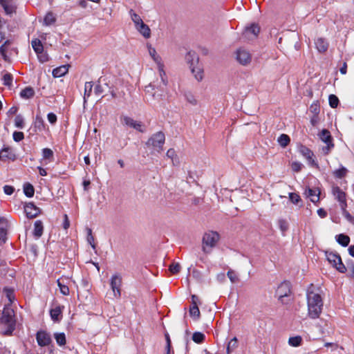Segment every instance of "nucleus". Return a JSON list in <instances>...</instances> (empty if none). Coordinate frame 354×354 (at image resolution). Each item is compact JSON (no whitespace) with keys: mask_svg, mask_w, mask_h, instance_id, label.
Listing matches in <instances>:
<instances>
[{"mask_svg":"<svg viewBox=\"0 0 354 354\" xmlns=\"http://www.w3.org/2000/svg\"><path fill=\"white\" fill-rule=\"evenodd\" d=\"M16 319L14 310L10 305L4 307L0 313V333L10 335L15 328Z\"/></svg>","mask_w":354,"mask_h":354,"instance_id":"nucleus-1","label":"nucleus"},{"mask_svg":"<svg viewBox=\"0 0 354 354\" xmlns=\"http://www.w3.org/2000/svg\"><path fill=\"white\" fill-rule=\"evenodd\" d=\"M323 300L321 295L314 291L307 292L308 315L311 319L319 317L323 308Z\"/></svg>","mask_w":354,"mask_h":354,"instance_id":"nucleus-2","label":"nucleus"},{"mask_svg":"<svg viewBox=\"0 0 354 354\" xmlns=\"http://www.w3.org/2000/svg\"><path fill=\"white\" fill-rule=\"evenodd\" d=\"M158 76L160 80L157 79L156 81H153L147 87H146V88L148 89L151 88L154 91L153 93V97L158 100H162L165 99L167 93L168 80L166 73H165L162 76ZM147 91H149V90H147Z\"/></svg>","mask_w":354,"mask_h":354,"instance_id":"nucleus-3","label":"nucleus"},{"mask_svg":"<svg viewBox=\"0 0 354 354\" xmlns=\"http://www.w3.org/2000/svg\"><path fill=\"white\" fill-rule=\"evenodd\" d=\"M220 239L218 232L209 230L204 233L202 238V250L205 254H210Z\"/></svg>","mask_w":354,"mask_h":354,"instance_id":"nucleus-4","label":"nucleus"},{"mask_svg":"<svg viewBox=\"0 0 354 354\" xmlns=\"http://www.w3.org/2000/svg\"><path fill=\"white\" fill-rule=\"evenodd\" d=\"M165 141V134L162 131H158L149 138L146 145L148 147H151L157 152L160 153L162 151Z\"/></svg>","mask_w":354,"mask_h":354,"instance_id":"nucleus-5","label":"nucleus"},{"mask_svg":"<svg viewBox=\"0 0 354 354\" xmlns=\"http://www.w3.org/2000/svg\"><path fill=\"white\" fill-rule=\"evenodd\" d=\"M319 139L326 145L322 149V153L327 155L333 149L334 144L330 131L327 129H322L318 134Z\"/></svg>","mask_w":354,"mask_h":354,"instance_id":"nucleus-6","label":"nucleus"},{"mask_svg":"<svg viewBox=\"0 0 354 354\" xmlns=\"http://www.w3.org/2000/svg\"><path fill=\"white\" fill-rule=\"evenodd\" d=\"M110 286L113 291V297L119 299L121 296L122 276L120 274H114L110 279Z\"/></svg>","mask_w":354,"mask_h":354,"instance_id":"nucleus-7","label":"nucleus"},{"mask_svg":"<svg viewBox=\"0 0 354 354\" xmlns=\"http://www.w3.org/2000/svg\"><path fill=\"white\" fill-rule=\"evenodd\" d=\"M326 258L328 262L339 272L344 273L346 271V268L338 254L333 252L326 253Z\"/></svg>","mask_w":354,"mask_h":354,"instance_id":"nucleus-8","label":"nucleus"},{"mask_svg":"<svg viewBox=\"0 0 354 354\" xmlns=\"http://www.w3.org/2000/svg\"><path fill=\"white\" fill-rule=\"evenodd\" d=\"M236 59L240 64L247 66L251 62L252 55L246 49L240 48L236 51Z\"/></svg>","mask_w":354,"mask_h":354,"instance_id":"nucleus-9","label":"nucleus"},{"mask_svg":"<svg viewBox=\"0 0 354 354\" xmlns=\"http://www.w3.org/2000/svg\"><path fill=\"white\" fill-rule=\"evenodd\" d=\"M291 292L290 285L288 282L284 281L281 283L276 290V295L279 299L283 302V299L288 297Z\"/></svg>","mask_w":354,"mask_h":354,"instance_id":"nucleus-10","label":"nucleus"},{"mask_svg":"<svg viewBox=\"0 0 354 354\" xmlns=\"http://www.w3.org/2000/svg\"><path fill=\"white\" fill-rule=\"evenodd\" d=\"M36 339L38 345L41 347L48 346L51 342L50 335L44 330H39L37 333Z\"/></svg>","mask_w":354,"mask_h":354,"instance_id":"nucleus-11","label":"nucleus"},{"mask_svg":"<svg viewBox=\"0 0 354 354\" xmlns=\"http://www.w3.org/2000/svg\"><path fill=\"white\" fill-rule=\"evenodd\" d=\"M121 121L122 124L131 128H133L140 132H143L142 124L141 122L136 121L131 118L127 116L123 117Z\"/></svg>","mask_w":354,"mask_h":354,"instance_id":"nucleus-12","label":"nucleus"},{"mask_svg":"<svg viewBox=\"0 0 354 354\" xmlns=\"http://www.w3.org/2000/svg\"><path fill=\"white\" fill-rule=\"evenodd\" d=\"M24 212L28 218H35L39 214V209L32 203H28L24 206Z\"/></svg>","mask_w":354,"mask_h":354,"instance_id":"nucleus-13","label":"nucleus"},{"mask_svg":"<svg viewBox=\"0 0 354 354\" xmlns=\"http://www.w3.org/2000/svg\"><path fill=\"white\" fill-rule=\"evenodd\" d=\"M259 30V26L253 24L250 26L245 28L243 35L248 39H253L258 35Z\"/></svg>","mask_w":354,"mask_h":354,"instance_id":"nucleus-14","label":"nucleus"},{"mask_svg":"<svg viewBox=\"0 0 354 354\" xmlns=\"http://www.w3.org/2000/svg\"><path fill=\"white\" fill-rule=\"evenodd\" d=\"M299 153L308 160V163L311 165H316V163L313 159V153L306 147L300 145L299 147Z\"/></svg>","mask_w":354,"mask_h":354,"instance_id":"nucleus-15","label":"nucleus"},{"mask_svg":"<svg viewBox=\"0 0 354 354\" xmlns=\"http://www.w3.org/2000/svg\"><path fill=\"white\" fill-rule=\"evenodd\" d=\"M333 193L334 196L338 201L340 203V206L342 207H346V194L342 191L338 187H333Z\"/></svg>","mask_w":354,"mask_h":354,"instance_id":"nucleus-16","label":"nucleus"},{"mask_svg":"<svg viewBox=\"0 0 354 354\" xmlns=\"http://www.w3.org/2000/svg\"><path fill=\"white\" fill-rule=\"evenodd\" d=\"M135 28L144 38L149 39L151 37V29L144 22Z\"/></svg>","mask_w":354,"mask_h":354,"instance_id":"nucleus-17","label":"nucleus"},{"mask_svg":"<svg viewBox=\"0 0 354 354\" xmlns=\"http://www.w3.org/2000/svg\"><path fill=\"white\" fill-rule=\"evenodd\" d=\"M0 4L3 8L6 14H12L15 10L13 0H0Z\"/></svg>","mask_w":354,"mask_h":354,"instance_id":"nucleus-18","label":"nucleus"},{"mask_svg":"<svg viewBox=\"0 0 354 354\" xmlns=\"http://www.w3.org/2000/svg\"><path fill=\"white\" fill-rule=\"evenodd\" d=\"M315 45L316 48L319 53H324L328 48V44L326 39L319 37L315 41Z\"/></svg>","mask_w":354,"mask_h":354,"instance_id":"nucleus-19","label":"nucleus"},{"mask_svg":"<svg viewBox=\"0 0 354 354\" xmlns=\"http://www.w3.org/2000/svg\"><path fill=\"white\" fill-rule=\"evenodd\" d=\"M43 158L41 160V163L46 165L48 162L52 161L53 157V152L50 149L45 148L42 150Z\"/></svg>","mask_w":354,"mask_h":354,"instance_id":"nucleus-20","label":"nucleus"},{"mask_svg":"<svg viewBox=\"0 0 354 354\" xmlns=\"http://www.w3.org/2000/svg\"><path fill=\"white\" fill-rule=\"evenodd\" d=\"M69 65L60 66L53 71V75L55 77H61L65 75L68 71Z\"/></svg>","mask_w":354,"mask_h":354,"instance_id":"nucleus-21","label":"nucleus"},{"mask_svg":"<svg viewBox=\"0 0 354 354\" xmlns=\"http://www.w3.org/2000/svg\"><path fill=\"white\" fill-rule=\"evenodd\" d=\"M152 59L156 64L158 75H164V73H165V64L163 63L162 57L158 55Z\"/></svg>","mask_w":354,"mask_h":354,"instance_id":"nucleus-22","label":"nucleus"},{"mask_svg":"<svg viewBox=\"0 0 354 354\" xmlns=\"http://www.w3.org/2000/svg\"><path fill=\"white\" fill-rule=\"evenodd\" d=\"M306 194L313 203L319 201L320 192L318 189H308Z\"/></svg>","mask_w":354,"mask_h":354,"instance_id":"nucleus-23","label":"nucleus"},{"mask_svg":"<svg viewBox=\"0 0 354 354\" xmlns=\"http://www.w3.org/2000/svg\"><path fill=\"white\" fill-rule=\"evenodd\" d=\"M190 68H191V71H192V73L194 74L195 78L198 81H201L203 77V69L199 66H194L193 64H191Z\"/></svg>","mask_w":354,"mask_h":354,"instance_id":"nucleus-24","label":"nucleus"},{"mask_svg":"<svg viewBox=\"0 0 354 354\" xmlns=\"http://www.w3.org/2000/svg\"><path fill=\"white\" fill-rule=\"evenodd\" d=\"M35 95V91L32 88L28 86L23 89L20 93V96L24 99L32 98Z\"/></svg>","mask_w":354,"mask_h":354,"instance_id":"nucleus-25","label":"nucleus"},{"mask_svg":"<svg viewBox=\"0 0 354 354\" xmlns=\"http://www.w3.org/2000/svg\"><path fill=\"white\" fill-rule=\"evenodd\" d=\"M55 21H56V17H55V15L53 12H49L44 17L43 24L44 26H48L53 24Z\"/></svg>","mask_w":354,"mask_h":354,"instance_id":"nucleus-26","label":"nucleus"},{"mask_svg":"<svg viewBox=\"0 0 354 354\" xmlns=\"http://www.w3.org/2000/svg\"><path fill=\"white\" fill-rule=\"evenodd\" d=\"M335 238L338 243L344 247H346L349 244L350 238L347 235L340 234L339 235H337Z\"/></svg>","mask_w":354,"mask_h":354,"instance_id":"nucleus-27","label":"nucleus"},{"mask_svg":"<svg viewBox=\"0 0 354 354\" xmlns=\"http://www.w3.org/2000/svg\"><path fill=\"white\" fill-rule=\"evenodd\" d=\"M32 47L37 55L42 54L44 48L39 39H35L32 41Z\"/></svg>","mask_w":354,"mask_h":354,"instance_id":"nucleus-28","label":"nucleus"},{"mask_svg":"<svg viewBox=\"0 0 354 354\" xmlns=\"http://www.w3.org/2000/svg\"><path fill=\"white\" fill-rule=\"evenodd\" d=\"M238 347V340L236 337L232 338L227 344L226 352L227 354H230Z\"/></svg>","mask_w":354,"mask_h":354,"instance_id":"nucleus-29","label":"nucleus"},{"mask_svg":"<svg viewBox=\"0 0 354 354\" xmlns=\"http://www.w3.org/2000/svg\"><path fill=\"white\" fill-rule=\"evenodd\" d=\"M34 235L39 238L42 235L43 233V225L41 221H37L34 224Z\"/></svg>","mask_w":354,"mask_h":354,"instance_id":"nucleus-30","label":"nucleus"},{"mask_svg":"<svg viewBox=\"0 0 354 354\" xmlns=\"http://www.w3.org/2000/svg\"><path fill=\"white\" fill-rule=\"evenodd\" d=\"M93 86V84L92 82H87L85 83L84 93V102L86 101V99H88L91 96Z\"/></svg>","mask_w":354,"mask_h":354,"instance_id":"nucleus-31","label":"nucleus"},{"mask_svg":"<svg viewBox=\"0 0 354 354\" xmlns=\"http://www.w3.org/2000/svg\"><path fill=\"white\" fill-rule=\"evenodd\" d=\"M50 314L53 321H59L62 314V308L59 306H57L50 310Z\"/></svg>","mask_w":354,"mask_h":354,"instance_id":"nucleus-32","label":"nucleus"},{"mask_svg":"<svg viewBox=\"0 0 354 354\" xmlns=\"http://www.w3.org/2000/svg\"><path fill=\"white\" fill-rule=\"evenodd\" d=\"M129 15L135 27L144 22L140 16L134 12L132 10L129 11Z\"/></svg>","mask_w":354,"mask_h":354,"instance_id":"nucleus-33","label":"nucleus"},{"mask_svg":"<svg viewBox=\"0 0 354 354\" xmlns=\"http://www.w3.org/2000/svg\"><path fill=\"white\" fill-rule=\"evenodd\" d=\"M301 342H302V338L301 336H299V335L295 336V337H291L288 339L289 345L291 346H293V347H297V346H300L301 344Z\"/></svg>","mask_w":354,"mask_h":354,"instance_id":"nucleus-34","label":"nucleus"},{"mask_svg":"<svg viewBox=\"0 0 354 354\" xmlns=\"http://www.w3.org/2000/svg\"><path fill=\"white\" fill-rule=\"evenodd\" d=\"M55 339L56 342L59 346L66 344V336L64 333H57L55 334Z\"/></svg>","mask_w":354,"mask_h":354,"instance_id":"nucleus-35","label":"nucleus"},{"mask_svg":"<svg viewBox=\"0 0 354 354\" xmlns=\"http://www.w3.org/2000/svg\"><path fill=\"white\" fill-rule=\"evenodd\" d=\"M166 156L171 160L174 165L178 163L177 155L176 151L174 149H169L167 150Z\"/></svg>","mask_w":354,"mask_h":354,"instance_id":"nucleus-36","label":"nucleus"},{"mask_svg":"<svg viewBox=\"0 0 354 354\" xmlns=\"http://www.w3.org/2000/svg\"><path fill=\"white\" fill-rule=\"evenodd\" d=\"M277 141L282 147H286L290 142V138L286 134H281L278 138Z\"/></svg>","mask_w":354,"mask_h":354,"instance_id":"nucleus-37","label":"nucleus"},{"mask_svg":"<svg viewBox=\"0 0 354 354\" xmlns=\"http://www.w3.org/2000/svg\"><path fill=\"white\" fill-rule=\"evenodd\" d=\"M24 192L25 195L28 197H32L34 195L35 190L34 187L30 184H25L24 186Z\"/></svg>","mask_w":354,"mask_h":354,"instance_id":"nucleus-38","label":"nucleus"},{"mask_svg":"<svg viewBox=\"0 0 354 354\" xmlns=\"http://www.w3.org/2000/svg\"><path fill=\"white\" fill-rule=\"evenodd\" d=\"M205 339V335L201 332H195L192 335V339L197 344L202 343Z\"/></svg>","mask_w":354,"mask_h":354,"instance_id":"nucleus-39","label":"nucleus"},{"mask_svg":"<svg viewBox=\"0 0 354 354\" xmlns=\"http://www.w3.org/2000/svg\"><path fill=\"white\" fill-rule=\"evenodd\" d=\"M189 314L191 317L197 319L200 317V310L197 305L192 306L189 309Z\"/></svg>","mask_w":354,"mask_h":354,"instance_id":"nucleus-40","label":"nucleus"},{"mask_svg":"<svg viewBox=\"0 0 354 354\" xmlns=\"http://www.w3.org/2000/svg\"><path fill=\"white\" fill-rule=\"evenodd\" d=\"M57 285L59 288V290L61 292V293L64 295H69V288L68 287V286L64 284L61 279H58L57 280Z\"/></svg>","mask_w":354,"mask_h":354,"instance_id":"nucleus-41","label":"nucleus"},{"mask_svg":"<svg viewBox=\"0 0 354 354\" xmlns=\"http://www.w3.org/2000/svg\"><path fill=\"white\" fill-rule=\"evenodd\" d=\"M15 126L19 129L24 127V120L22 115H17L15 118Z\"/></svg>","mask_w":354,"mask_h":354,"instance_id":"nucleus-42","label":"nucleus"},{"mask_svg":"<svg viewBox=\"0 0 354 354\" xmlns=\"http://www.w3.org/2000/svg\"><path fill=\"white\" fill-rule=\"evenodd\" d=\"M12 80L13 77L10 73H7L4 74L3 76V84L8 87H10L12 86Z\"/></svg>","mask_w":354,"mask_h":354,"instance_id":"nucleus-43","label":"nucleus"},{"mask_svg":"<svg viewBox=\"0 0 354 354\" xmlns=\"http://www.w3.org/2000/svg\"><path fill=\"white\" fill-rule=\"evenodd\" d=\"M227 276L230 279V281L232 283H236L239 281V276L236 274V272L232 270H230L227 273Z\"/></svg>","mask_w":354,"mask_h":354,"instance_id":"nucleus-44","label":"nucleus"},{"mask_svg":"<svg viewBox=\"0 0 354 354\" xmlns=\"http://www.w3.org/2000/svg\"><path fill=\"white\" fill-rule=\"evenodd\" d=\"M346 207H342V214L344 218L351 223L354 225V217L346 209Z\"/></svg>","mask_w":354,"mask_h":354,"instance_id":"nucleus-45","label":"nucleus"},{"mask_svg":"<svg viewBox=\"0 0 354 354\" xmlns=\"http://www.w3.org/2000/svg\"><path fill=\"white\" fill-rule=\"evenodd\" d=\"M329 104L332 108H335L339 104V100L335 95H330L328 97Z\"/></svg>","mask_w":354,"mask_h":354,"instance_id":"nucleus-46","label":"nucleus"},{"mask_svg":"<svg viewBox=\"0 0 354 354\" xmlns=\"http://www.w3.org/2000/svg\"><path fill=\"white\" fill-rule=\"evenodd\" d=\"M3 292L5 293L10 304H11L15 299L13 291L11 289L6 288L3 289Z\"/></svg>","mask_w":354,"mask_h":354,"instance_id":"nucleus-47","label":"nucleus"},{"mask_svg":"<svg viewBox=\"0 0 354 354\" xmlns=\"http://www.w3.org/2000/svg\"><path fill=\"white\" fill-rule=\"evenodd\" d=\"M147 47L149 55L151 59H153L154 57L158 55V53H157L156 50L150 44H147Z\"/></svg>","mask_w":354,"mask_h":354,"instance_id":"nucleus-48","label":"nucleus"},{"mask_svg":"<svg viewBox=\"0 0 354 354\" xmlns=\"http://www.w3.org/2000/svg\"><path fill=\"white\" fill-rule=\"evenodd\" d=\"M169 270L172 274H176L180 272V266L178 263H174L170 265Z\"/></svg>","mask_w":354,"mask_h":354,"instance_id":"nucleus-49","label":"nucleus"},{"mask_svg":"<svg viewBox=\"0 0 354 354\" xmlns=\"http://www.w3.org/2000/svg\"><path fill=\"white\" fill-rule=\"evenodd\" d=\"M346 169L342 167L340 169L335 170L334 171V174L336 177L341 178L346 175Z\"/></svg>","mask_w":354,"mask_h":354,"instance_id":"nucleus-50","label":"nucleus"},{"mask_svg":"<svg viewBox=\"0 0 354 354\" xmlns=\"http://www.w3.org/2000/svg\"><path fill=\"white\" fill-rule=\"evenodd\" d=\"M13 140L16 142H20L24 138V135L23 132L21 131H15L12 135Z\"/></svg>","mask_w":354,"mask_h":354,"instance_id":"nucleus-51","label":"nucleus"},{"mask_svg":"<svg viewBox=\"0 0 354 354\" xmlns=\"http://www.w3.org/2000/svg\"><path fill=\"white\" fill-rule=\"evenodd\" d=\"M289 198L290 201L294 204H298L301 201L300 196L295 193H290Z\"/></svg>","mask_w":354,"mask_h":354,"instance_id":"nucleus-52","label":"nucleus"},{"mask_svg":"<svg viewBox=\"0 0 354 354\" xmlns=\"http://www.w3.org/2000/svg\"><path fill=\"white\" fill-rule=\"evenodd\" d=\"M35 126L39 130H42L44 129V121L41 117H39L38 115L36 117Z\"/></svg>","mask_w":354,"mask_h":354,"instance_id":"nucleus-53","label":"nucleus"},{"mask_svg":"<svg viewBox=\"0 0 354 354\" xmlns=\"http://www.w3.org/2000/svg\"><path fill=\"white\" fill-rule=\"evenodd\" d=\"M87 241L93 249L95 248V245L94 244V237L92 235V231L91 229H88Z\"/></svg>","mask_w":354,"mask_h":354,"instance_id":"nucleus-54","label":"nucleus"},{"mask_svg":"<svg viewBox=\"0 0 354 354\" xmlns=\"http://www.w3.org/2000/svg\"><path fill=\"white\" fill-rule=\"evenodd\" d=\"M10 151L9 149H3L0 151V159L10 158Z\"/></svg>","mask_w":354,"mask_h":354,"instance_id":"nucleus-55","label":"nucleus"},{"mask_svg":"<svg viewBox=\"0 0 354 354\" xmlns=\"http://www.w3.org/2000/svg\"><path fill=\"white\" fill-rule=\"evenodd\" d=\"M303 167V165L299 162H293L291 165L292 169L295 171L298 172Z\"/></svg>","mask_w":354,"mask_h":354,"instance_id":"nucleus-56","label":"nucleus"},{"mask_svg":"<svg viewBox=\"0 0 354 354\" xmlns=\"http://www.w3.org/2000/svg\"><path fill=\"white\" fill-rule=\"evenodd\" d=\"M279 226L282 232H286L288 228V224L285 220H280L279 221Z\"/></svg>","mask_w":354,"mask_h":354,"instance_id":"nucleus-57","label":"nucleus"},{"mask_svg":"<svg viewBox=\"0 0 354 354\" xmlns=\"http://www.w3.org/2000/svg\"><path fill=\"white\" fill-rule=\"evenodd\" d=\"M186 100L188 102H189L192 105H195L197 103V101L194 95L192 94H187L185 95Z\"/></svg>","mask_w":354,"mask_h":354,"instance_id":"nucleus-58","label":"nucleus"},{"mask_svg":"<svg viewBox=\"0 0 354 354\" xmlns=\"http://www.w3.org/2000/svg\"><path fill=\"white\" fill-rule=\"evenodd\" d=\"M47 118L48 122L52 124H54L57 122V116L53 113H49L47 115Z\"/></svg>","mask_w":354,"mask_h":354,"instance_id":"nucleus-59","label":"nucleus"},{"mask_svg":"<svg viewBox=\"0 0 354 354\" xmlns=\"http://www.w3.org/2000/svg\"><path fill=\"white\" fill-rule=\"evenodd\" d=\"M3 190L6 194L11 195L14 192V188L10 185H5L3 187Z\"/></svg>","mask_w":354,"mask_h":354,"instance_id":"nucleus-60","label":"nucleus"},{"mask_svg":"<svg viewBox=\"0 0 354 354\" xmlns=\"http://www.w3.org/2000/svg\"><path fill=\"white\" fill-rule=\"evenodd\" d=\"M104 90L102 88V86L100 84H97L94 88V92L95 95H100L103 93Z\"/></svg>","mask_w":354,"mask_h":354,"instance_id":"nucleus-61","label":"nucleus"},{"mask_svg":"<svg viewBox=\"0 0 354 354\" xmlns=\"http://www.w3.org/2000/svg\"><path fill=\"white\" fill-rule=\"evenodd\" d=\"M69 225H70V223H69L68 216L66 214H65L63 227L65 230H66L69 227Z\"/></svg>","mask_w":354,"mask_h":354,"instance_id":"nucleus-62","label":"nucleus"},{"mask_svg":"<svg viewBox=\"0 0 354 354\" xmlns=\"http://www.w3.org/2000/svg\"><path fill=\"white\" fill-rule=\"evenodd\" d=\"M41 62H45L48 60L47 55L42 52V54L37 55Z\"/></svg>","mask_w":354,"mask_h":354,"instance_id":"nucleus-63","label":"nucleus"},{"mask_svg":"<svg viewBox=\"0 0 354 354\" xmlns=\"http://www.w3.org/2000/svg\"><path fill=\"white\" fill-rule=\"evenodd\" d=\"M317 214L321 217V218H325L327 215L326 214V212L322 209V208H320L317 210Z\"/></svg>","mask_w":354,"mask_h":354,"instance_id":"nucleus-64","label":"nucleus"}]
</instances>
